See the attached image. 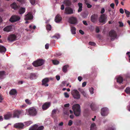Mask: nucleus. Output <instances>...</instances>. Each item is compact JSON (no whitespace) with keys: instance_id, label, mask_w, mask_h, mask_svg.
Instances as JSON below:
<instances>
[{"instance_id":"c9c22d12","label":"nucleus","mask_w":130,"mask_h":130,"mask_svg":"<svg viewBox=\"0 0 130 130\" xmlns=\"http://www.w3.org/2000/svg\"><path fill=\"white\" fill-rule=\"evenodd\" d=\"M91 21L94 22H95L96 21V19L95 18L94 15H92L91 17Z\"/></svg>"},{"instance_id":"6e6d98bb","label":"nucleus","mask_w":130,"mask_h":130,"mask_svg":"<svg viewBox=\"0 0 130 130\" xmlns=\"http://www.w3.org/2000/svg\"><path fill=\"white\" fill-rule=\"evenodd\" d=\"M124 11H125V13L126 14H130V12H129V11H128L126 9H125Z\"/></svg>"},{"instance_id":"f03ea898","label":"nucleus","mask_w":130,"mask_h":130,"mask_svg":"<svg viewBox=\"0 0 130 130\" xmlns=\"http://www.w3.org/2000/svg\"><path fill=\"white\" fill-rule=\"evenodd\" d=\"M74 113L76 116H79L80 114V105L77 104L73 105L72 107Z\"/></svg>"},{"instance_id":"338daca9","label":"nucleus","mask_w":130,"mask_h":130,"mask_svg":"<svg viewBox=\"0 0 130 130\" xmlns=\"http://www.w3.org/2000/svg\"><path fill=\"white\" fill-rule=\"evenodd\" d=\"M56 78L57 80H59L60 79V77L59 76L57 75L56 76Z\"/></svg>"},{"instance_id":"49530a36","label":"nucleus","mask_w":130,"mask_h":130,"mask_svg":"<svg viewBox=\"0 0 130 130\" xmlns=\"http://www.w3.org/2000/svg\"><path fill=\"white\" fill-rule=\"evenodd\" d=\"M89 44L92 46H94L95 45V44L94 42H90L89 43Z\"/></svg>"},{"instance_id":"aec40b11","label":"nucleus","mask_w":130,"mask_h":130,"mask_svg":"<svg viewBox=\"0 0 130 130\" xmlns=\"http://www.w3.org/2000/svg\"><path fill=\"white\" fill-rule=\"evenodd\" d=\"M50 105L51 103L50 102L45 103L42 105V109L44 110L46 109L50 106Z\"/></svg>"},{"instance_id":"864d4df0","label":"nucleus","mask_w":130,"mask_h":130,"mask_svg":"<svg viewBox=\"0 0 130 130\" xmlns=\"http://www.w3.org/2000/svg\"><path fill=\"white\" fill-rule=\"evenodd\" d=\"M115 4L113 3H112L110 5V7L112 9H113L114 8Z\"/></svg>"},{"instance_id":"a878e982","label":"nucleus","mask_w":130,"mask_h":130,"mask_svg":"<svg viewBox=\"0 0 130 130\" xmlns=\"http://www.w3.org/2000/svg\"><path fill=\"white\" fill-rule=\"evenodd\" d=\"M9 93L10 95H15L17 94V92L15 90L12 89L9 91Z\"/></svg>"},{"instance_id":"3c124183","label":"nucleus","mask_w":130,"mask_h":130,"mask_svg":"<svg viewBox=\"0 0 130 130\" xmlns=\"http://www.w3.org/2000/svg\"><path fill=\"white\" fill-rule=\"evenodd\" d=\"M72 121L71 120H70L69 122L68 123V125L69 126H71L72 124Z\"/></svg>"},{"instance_id":"0e129e2a","label":"nucleus","mask_w":130,"mask_h":130,"mask_svg":"<svg viewBox=\"0 0 130 130\" xmlns=\"http://www.w3.org/2000/svg\"><path fill=\"white\" fill-rule=\"evenodd\" d=\"M78 79L79 82H80L82 80V78L81 76H78Z\"/></svg>"},{"instance_id":"4be33fe9","label":"nucleus","mask_w":130,"mask_h":130,"mask_svg":"<svg viewBox=\"0 0 130 130\" xmlns=\"http://www.w3.org/2000/svg\"><path fill=\"white\" fill-rule=\"evenodd\" d=\"M13 26L11 25L9 26L6 27L4 29V30L6 32L10 31L13 28Z\"/></svg>"},{"instance_id":"6ab92c4d","label":"nucleus","mask_w":130,"mask_h":130,"mask_svg":"<svg viewBox=\"0 0 130 130\" xmlns=\"http://www.w3.org/2000/svg\"><path fill=\"white\" fill-rule=\"evenodd\" d=\"M69 21L71 24H75L76 23V18L72 17L69 19Z\"/></svg>"},{"instance_id":"4c0bfd02","label":"nucleus","mask_w":130,"mask_h":130,"mask_svg":"<svg viewBox=\"0 0 130 130\" xmlns=\"http://www.w3.org/2000/svg\"><path fill=\"white\" fill-rule=\"evenodd\" d=\"M81 93L83 95L84 97H86L87 96V94L86 92L83 90H82L81 91Z\"/></svg>"},{"instance_id":"9d476101","label":"nucleus","mask_w":130,"mask_h":130,"mask_svg":"<svg viewBox=\"0 0 130 130\" xmlns=\"http://www.w3.org/2000/svg\"><path fill=\"white\" fill-rule=\"evenodd\" d=\"M20 19V17L16 15H13L11 17L9 20L10 21L13 22L19 21Z\"/></svg>"},{"instance_id":"774afa93","label":"nucleus","mask_w":130,"mask_h":130,"mask_svg":"<svg viewBox=\"0 0 130 130\" xmlns=\"http://www.w3.org/2000/svg\"><path fill=\"white\" fill-rule=\"evenodd\" d=\"M32 69V67L31 66H29V67H28L27 68V69L28 70H31Z\"/></svg>"},{"instance_id":"b1692460","label":"nucleus","mask_w":130,"mask_h":130,"mask_svg":"<svg viewBox=\"0 0 130 130\" xmlns=\"http://www.w3.org/2000/svg\"><path fill=\"white\" fill-rule=\"evenodd\" d=\"M90 107L91 109L93 110H95L97 108L96 104L94 103H92L91 104Z\"/></svg>"},{"instance_id":"a19ab883","label":"nucleus","mask_w":130,"mask_h":130,"mask_svg":"<svg viewBox=\"0 0 130 130\" xmlns=\"http://www.w3.org/2000/svg\"><path fill=\"white\" fill-rule=\"evenodd\" d=\"M64 4H66L67 5H69L71 4L69 0H66L64 1Z\"/></svg>"},{"instance_id":"cd10ccee","label":"nucleus","mask_w":130,"mask_h":130,"mask_svg":"<svg viewBox=\"0 0 130 130\" xmlns=\"http://www.w3.org/2000/svg\"><path fill=\"white\" fill-rule=\"evenodd\" d=\"M11 8L14 10L17 9L18 8V6L15 2L13 3L11 5Z\"/></svg>"},{"instance_id":"f704fd0d","label":"nucleus","mask_w":130,"mask_h":130,"mask_svg":"<svg viewBox=\"0 0 130 130\" xmlns=\"http://www.w3.org/2000/svg\"><path fill=\"white\" fill-rule=\"evenodd\" d=\"M32 123V122L30 121L26 122H24V124L25 125H26L27 126H29Z\"/></svg>"},{"instance_id":"5701e85b","label":"nucleus","mask_w":130,"mask_h":130,"mask_svg":"<svg viewBox=\"0 0 130 130\" xmlns=\"http://www.w3.org/2000/svg\"><path fill=\"white\" fill-rule=\"evenodd\" d=\"M116 78L117 79V82L118 83L121 84L122 83L123 81V79L122 77L121 76H119L116 77Z\"/></svg>"},{"instance_id":"bb28decb","label":"nucleus","mask_w":130,"mask_h":130,"mask_svg":"<svg viewBox=\"0 0 130 130\" xmlns=\"http://www.w3.org/2000/svg\"><path fill=\"white\" fill-rule=\"evenodd\" d=\"M25 9L24 8H20L19 10V13L21 14L23 13L25 11Z\"/></svg>"},{"instance_id":"c85d7f7f","label":"nucleus","mask_w":130,"mask_h":130,"mask_svg":"<svg viewBox=\"0 0 130 130\" xmlns=\"http://www.w3.org/2000/svg\"><path fill=\"white\" fill-rule=\"evenodd\" d=\"M78 6L79 7V8L78 10V12H81L82 9V4L80 3H78Z\"/></svg>"},{"instance_id":"f3484780","label":"nucleus","mask_w":130,"mask_h":130,"mask_svg":"<svg viewBox=\"0 0 130 130\" xmlns=\"http://www.w3.org/2000/svg\"><path fill=\"white\" fill-rule=\"evenodd\" d=\"M33 18V16L31 13H29L25 15V19L26 20H31Z\"/></svg>"},{"instance_id":"4468645a","label":"nucleus","mask_w":130,"mask_h":130,"mask_svg":"<svg viewBox=\"0 0 130 130\" xmlns=\"http://www.w3.org/2000/svg\"><path fill=\"white\" fill-rule=\"evenodd\" d=\"M16 39V36L15 35H11L8 36L7 39L9 41L11 42L15 40Z\"/></svg>"},{"instance_id":"9b49d317","label":"nucleus","mask_w":130,"mask_h":130,"mask_svg":"<svg viewBox=\"0 0 130 130\" xmlns=\"http://www.w3.org/2000/svg\"><path fill=\"white\" fill-rule=\"evenodd\" d=\"M49 79L52 80L53 78H50ZM49 79L47 78H46L43 79L42 81V85L46 87L48 86V85L47 84V83L49 81Z\"/></svg>"},{"instance_id":"58836bf2","label":"nucleus","mask_w":130,"mask_h":130,"mask_svg":"<svg viewBox=\"0 0 130 130\" xmlns=\"http://www.w3.org/2000/svg\"><path fill=\"white\" fill-rule=\"evenodd\" d=\"M52 62L53 63L54 65H57L59 64V62L56 60H52Z\"/></svg>"},{"instance_id":"de8ad7c7","label":"nucleus","mask_w":130,"mask_h":130,"mask_svg":"<svg viewBox=\"0 0 130 130\" xmlns=\"http://www.w3.org/2000/svg\"><path fill=\"white\" fill-rule=\"evenodd\" d=\"M29 28L31 29L33 28L35 29L36 28V26H33L32 25H31L29 26Z\"/></svg>"},{"instance_id":"2eb2a0df","label":"nucleus","mask_w":130,"mask_h":130,"mask_svg":"<svg viewBox=\"0 0 130 130\" xmlns=\"http://www.w3.org/2000/svg\"><path fill=\"white\" fill-rule=\"evenodd\" d=\"M65 13L68 14H72L73 13V9L69 7H66L65 9Z\"/></svg>"},{"instance_id":"ea45409f","label":"nucleus","mask_w":130,"mask_h":130,"mask_svg":"<svg viewBox=\"0 0 130 130\" xmlns=\"http://www.w3.org/2000/svg\"><path fill=\"white\" fill-rule=\"evenodd\" d=\"M31 4L32 5H35V0H29Z\"/></svg>"},{"instance_id":"13d9d810","label":"nucleus","mask_w":130,"mask_h":130,"mask_svg":"<svg viewBox=\"0 0 130 130\" xmlns=\"http://www.w3.org/2000/svg\"><path fill=\"white\" fill-rule=\"evenodd\" d=\"M49 44L48 43H47L45 46V47L46 49H47L49 48Z\"/></svg>"},{"instance_id":"423d86ee","label":"nucleus","mask_w":130,"mask_h":130,"mask_svg":"<svg viewBox=\"0 0 130 130\" xmlns=\"http://www.w3.org/2000/svg\"><path fill=\"white\" fill-rule=\"evenodd\" d=\"M108 113V110L106 107L103 108L102 109L101 111V114L102 116H105L107 115Z\"/></svg>"},{"instance_id":"09e8293b","label":"nucleus","mask_w":130,"mask_h":130,"mask_svg":"<svg viewBox=\"0 0 130 130\" xmlns=\"http://www.w3.org/2000/svg\"><path fill=\"white\" fill-rule=\"evenodd\" d=\"M119 26L120 27H122L124 25L123 23L121 22H119Z\"/></svg>"},{"instance_id":"e433bc0d","label":"nucleus","mask_w":130,"mask_h":130,"mask_svg":"<svg viewBox=\"0 0 130 130\" xmlns=\"http://www.w3.org/2000/svg\"><path fill=\"white\" fill-rule=\"evenodd\" d=\"M89 91L91 94H93L94 93V89L92 87L90 88H89Z\"/></svg>"},{"instance_id":"69168bd1","label":"nucleus","mask_w":130,"mask_h":130,"mask_svg":"<svg viewBox=\"0 0 130 130\" xmlns=\"http://www.w3.org/2000/svg\"><path fill=\"white\" fill-rule=\"evenodd\" d=\"M86 85V82H85L83 83L82 84V86L83 87H84Z\"/></svg>"},{"instance_id":"4d7b16f0","label":"nucleus","mask_w":130,"mask_h":130,"mask_svg":"<svg viewBox=\"0 0 130 130\" xmlns=\"http://www.w3.org/2000/svg\"><path fill=\"white\" fill-rule=\"evenodd\" d=\"M69 106L70 104L69 103L66 104L64 105V106L65 107H68Z\"/></svg>"},{"instance_id":"a211bd4d","label":"nucleus","mask_w":130,"mask_h":130,"mask_svg":"<svg viewBox=\"0 0 130 130\" xmlns=\"http://www.w3.org/2000/svg\"><path fill=\"white\" fill-rule=\"evenodd\" d=\"M6 72L4 71H0V80L5 78L6 76Z\"/></svg>"},{"instance_id":"5fc2aeb1","label":"nucleus","mask_w":130,"mask_h":130,"mask_svg":"<svg viewBox=\"0 0 130 130\" xmlns=\"http://www.w3.org/2000/svg\"><path fill=\"white\" fill-rule=\"evenodd\" d=\"M3 99V97L2 96L1 93H0V102H1Z\"/></svg>"},{"instance_id":"bf43d9fd","label":"nucleus","mask_w":130,"mask_h":130,"mask_svg":"<svg viewBox=\"0 0 130 130\" xmlns=\"http://www.w3.org/2000/svg\"><path fill=\"white\" fill-rule=\"evenodd\" d=\"M120 12L122 14H123L124 13V11L123 9L122 8H120Z\"/></svg>"},{"instance_id":"7c9ffc66","label":"nucleus","mask_w":130,"mask_h":130,"mask_svg":"<svg viewBox=\"0 0 130 130\" xmlns=\"http://www.w3.org/2000/svg\"><path fill=\"white\" fill-rule=\"evenodd\" d=\"M69 67V65H66L63 66L62 68L63 72L65 73L67 72V68Z\"/></svg>"},{"instance_id":"c756f323","label":"nucleus","mask_w":130,"mask_h":130,"mask_svg":"<svg viewBox=\"0 0 130 130\" xmlns=\"http://www.w3.org/2000/svg\"><path fill=\"white\" fill-rule=\"evenodd\" d=\"M85 3L87 5V7L88 8H91L92 5L89 3V0H85Z\"/></svg>"},{"instance_id":"6e6552de","label":"nucleus","mask_w":130,"mask_h":130,"mask_svg":"<svg viewBox=\"0 0 130 130\" xmlns=\"http://www.w3.org/2000/svg\"><path fill=\"white\" fill-rule=\"evenodd\" d=\"M109 36L111 40H113L116 38L117 35L115 31L111 30L109 33Z\"/></svg>"},{"instance_id":"7ed1b4c3","label":"nucleus","mask_w":130,"mask_h":130,"mask_svg":"<svg viewBox=\"0 0 130 130\" xmlns=\"http://www.w3.org/2000/svg\"><path fill=\"white\" fill-rule=\"evenodd\" d=\"M71 94L75 99H78L80 98V95L79 92L76 90H73L71 91Z\"/></svg>"},{"instance_id":"20e7f679","label":"nucleus","mask_w":130,"mask_h":130,"mask_svg":"<svg viewBox=\"0 0 130 130\" xmlns=\"http://www.w3.org/2000/svg\"><path fill=\"white\" fill-rule=\"evenodd\" d=\"M44 61L42 59H38L34 61L32 63L33 65L35 67L40 66L44 63Z\"/></svg>"},{"instance_id":"72a5a7b5","label":"nucleus","mask_w":130,"mask_h":130,"mask_svg":"<svg viewBox=\"0 0 130 130\" xmlns=\"http://www.w3.org/2000/svg\"><path fill=\"white\" fill-rule=\"evenodd\" d=\"M125 91L127 94L130 95V87H127L125 90Z\"/></svg>"},{"instance_id":"680f3d73","label":"nucleus","mask_w":130,"mask_h":130,"mask_svg":"<svg viewBox=\"0 0 130 130\" xmlns=\"http://www.w3.org/2000/svg\"><path fill=\"white\" fill-rule=\"evenodd\" d=\"M26 106V104H23L21 106H20V108H24Z\"/></svg>"},{"instance_id":"79ce46f5","label":"nucleus","mask_w":130,"mask_h":130,"mask_svg":"<svg viewBox=\"0 0 130 130\" xmlns=\"http://www.w3.org/2000/svg\"><path fill=\"white\" fill-rule=\"evenodd\" d=\"M51 26L50 25H47L46 26V29L47 30H50L51 29Z\"/></svg>"},{"instance_id":"412c9836","label":"nucleus","mask_w":130,"mask_h":130,"mask_svg":"<svg viewBox=\"0 0 130 130\" xmlns=\"http://www.w3.org/2000/svg\"><path fill=\"white\" fill-rule=\"evenodd\" d=\"M62 20V18L58 14H57L55 17V21L56 23H59Z\"/></svg>"},{"instance_id":"37998d69","label":"nucleus","mask_w":130,"mask_h":130,"mask_svg":"<svg viewBox=\"0 0 130 130\" xmlns=\"http://www.w3.org/2000/svg\"><path fill=\"white\" fill-rule=\"evenodd\" d=\"M25 102L27 104H30L31 103V101L28 99H26L25 100Z\"/></svg>"},{"instance_id":"f257e3e1","label":"nucleus","mask_w":130,"mask_h":130,"mask_svg":"<svg viewBox=\"0 0 130 130\" xmlns=\"http://www.w3.org/2000/svg\"><path fill=\"white\" fill-rule=\"evenodd\" d=\"M38 111L37 108L34 107H30L26 110V112H28V114L32 116H36L37 113Z\"/></svg>"},{"instance_id":"2f4dec72","label":"nucleus","mask_w":130,"mask_h":130,"mask_svg":"<svg viewBox=\"0 0 130 130\" xmlns=\"http://www.w3.org/2000/svg\"><path fill=\"white\" fill-rule=\"evenodd\" d=\"M96 128V124L95 123H92L91 124L90 126V129L91 130H95Z\"/></svg>"},{"instance_id":"393cba45","label":"nucleus","mask_w":130,"mask_h":130,"mask_svg":"<svg viewBox=\"0 0 130 130\" xmlns=\"http://www.w3.org/2000/svg\"><path fill=\"white\" fill-rule=\"evenodd\" d=\"M6 51V49L5 47L2 45L0 46V52L4 53Z\"/></svg>"},{"instance_id":"603ef678","label":"nucleus","mask_w":130,"mask_h":130,"mask_svg":"<svg viewBox=\"0 0 130 130\" xmlns=\"http://www.w3.org/2000/svg\"><path fill=\"white\" fill-rule=\"evenodd\" d=\"M64 95L65 97L67 98H68L69 96V94L67 92H65L64 93Z\"/></svg>"},{"instance_id":"8fccbe9b","label":"nucleus","mask_w":130,"mask_h":130,"mask_svg":"<svg viewBox=\"0 0 130 130\" xmlns=\"http://www.w3.org/2000/svg\"><path fill=\"white\" fill-rule=\"evenodd\" d=\"M115 128L114 127H112L111 128H109L106 130H114L115 129Z\"/></svg>"},{"instance_id":"473e14b6","label":"nucleus","mask_w":130,"mask_h":130,"mask_svg":"<svg viewBox=\"0 0 130 130\" xmlns=\"http://www.w3.org/2000/svg\"><path fill=\"white\" fill-rule=\"evenodd\" d=\"M71 31L72 34H76V28L74 27H71Z\"/></svg>"},{"instance_id":"ddd939ff","label":"nucleus","mask_w":130,"mask_h":130,"mask_svg":"<svg viewBox=\"0 0 130 130\" xmlns=\"http://www.w3.org/2000/svg\"><path fill=\"white\" fill-rule=\"evenodd\" d=\"M21 111L17 110H15L13 111V117L19 118V116L21 113Z\"/></svg>"},{"instance_id":"e2e57ef3","label":"nucleus","mask_w":130,"mask_h":130,"mask_svg":"<svg viewBox=\"0 0 130 130\" xmlns=\"http://www.w3.org/2000/svg\"><path fill=\"white\" fill-rule=\"evenodd\" d=\"M79 33L82 35H83L84 34V32L81 30H80L79 31Z\"/></svg>"},{"instance_id":"1a4fd4ad","label":"nucleus","mask_w":130,"mask_h":130,"mask_svg":"<svg viewBox=\"0 0 130 130\" xmlns=\"http://www.w3.org/2000/svg\"><path fill=\"white\" fill-rule=\"evenodd\" d=\"M106 18H107L105 15L102 14L100 17L99 19V21L101 23L104 24L106 22Z\"/></svg>"},{"instance_id":"dca6fc26","label":"nucleus","mask_w":130,"mask_h":130,"mask_svg":"<svg viewBox=\"0 0 130 130\" xmlns=\"http://www.w3.org/2000/svg\"><path fill=\"white\" fill-rule=\"evenodd\" d=\"M12 116V113L10 112H8L4 115V119L7 120L11 118Z\"/></svg>"},{"instance_id":"0eeeda50","label":"nucleus","mask_w":130,"mask_h":130,"mask_svg":"<svg viewBox=\"0 0 130 130\" xmlns=\"http://www.w3.org/2000/svg\"><path fill=\"white\" fill-rule=\"evenodd\" d=\"M25 77L26 79H32L36 78V75L33 73L26 74L25 75Z\"/></svg>"},{"instance_id":"c03bdc74","label":"nucleus","mask_w":130,"mask_h":130,"mask_svg":"<svg viewBox=\"0 0 130 130\" xmlns=\"http://www.w3.org/2000/svg\"><path fill=\"white\" fill-rule=\"evenodd\" d=\"M20 2L22 4H23L26 2V0H17Z\"/></svg>"},{"instance_id":"a18cd8bd","label":"nucleus","mask_w":130,"mask_h":130,"mask_svg":"<svg viewBox=\"0 0 130 130\" xmlns=\"http://www.w3.org/2000/svg\"><path fill=\"white\" fill-rule=\"evenodd\" d=\"M60 37V35L59 34H57L55 36H53L52 37V38H56L57 39L59 38Z\"/></svg>"},{"instance_id":"f8f14e48","label":"nucleus","mask_w":130,"mask_h":130,"mask_svg":"<svg viewBox=\"0 0 130 130\" xmlns=\"http://www.w3.org/2000/svg\"><path fill=\"white\" fill-rule=\"evenodd\" d=\"M24 126V124L22 123H19L15 124L14 125V127L15 128L22 129Z\"/></svg>"},{"instance_id":"052dcab7","label":"nucleus","mask_w":130,"mask_h":130,"mask_svg":"<svg viewBox=\"0 0 130 130\" xmlns=\"http://www.w3.org/2000/svg\"><path fill=\"white\" fill-rule=\"evenodd\" d=\"M104 11H105L104 8H102L101 9V13H104Z\"/></svg>"},{"instance_id":"39448f33","label":"nucleus","mask_w":130,"mask_h":130,"mask_svg":"<svg viewBox=\"0 0 130 130\" xmlns=\"http://www.w3.org/2000/svg\"><path fill=\"white\" fill-rule=\"evenodd\" d=\"M44 128L43 126H39L38 124H36L31 127L29 130H43Z\"/></svg>"}]
</instances>
